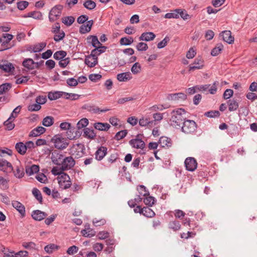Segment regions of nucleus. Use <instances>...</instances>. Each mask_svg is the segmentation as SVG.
Here are the masks:
<instances>
[{
	"mask_svg": "<svg viewBox=\"0 0 257 257\" xmlns=\"http://www.w3.org/2000/svg\"><path fill=\"white\" fill-rule=\"evenodd\" d=\"M185 113V111L183 108H179L176 111H173L170 119L171 125L177 129L181 128L184 121L186 119V118H184L182 115V114Z\"/></svg>",
	"mask_w": 257,
	"mask_h": 257,
	"instance_id": "f257e3e1",
	"label": "nucleus"
},
{
	"mask_svg": "<svg viewBox=\"0 0 257 257\" xmlns=\"http://www.w3.org/2000/svg\"><path fill=\"white\" fill-rule=\"evenodd\" d=\"M143 134H139L136 136L135 139H131L129 141V144L132 148L141 150L140 154L142 155L146 153L144 150L145 148V143L143 140Z\"/></svg>",
	"mask_w": 257,
	"mask_h": 257,
	"instance_id": "f03ea898",
	"label": "nucleus"
},
{
	"mask_svg": "<svg viewBox=\"0 0 257 257\" xmlns=\"http://www.w3.org/2000/svg\"><path fill=\"white\" fill-rule=\"evenodd\" d=\"M197 125L193 120L185 119L181 129L182 131L187 134H193L196 132Z\"/></svg>",
	"mask_w": 257,
	"mask_h": 257,
	"instance_id": "7ed1b4c3",
	"label": "nucleus"
},
{
	"mask_svg": "<svg viewBox=\"0 0 257 257\" xmlns=\"http://www.w3.org/2000/svg\"><path fill=\"white\" fill-rule=\"evenodd\" d=\"M63 6L61 5H57L53 7L49 14V19L51 22H54L60 17Z\"/></svg>",
	"mask_w": 257,
	"mask_h": 257,
	"instance_id": "20e7f679",
	"label": "nucleus"
},
{
	"mask_svg": "<svg viewBox=\"0 0 257 257\" xmlns=\"http://www.w3.org/2000/svg\"><path fill=\"white\" fill-rule=\"evenodd\" d=\"M51 142L54 143L56 148L60 150L66 148L69 144L67 140L60 135H55L52 138Z\"/></svg>",
	"mask_w": 257,
	"mask_h": 257,
	"instance_id": "39448f33",
	"label": "nucleus"
},
{
	"mask_svg": "<svg viewBox=\"0 0 257 257\" xmlns=\"http://www.w3.org/2000/svg\"><path fill=\"white\" fill-rule=\"evenodd\" d=\"M57 180L60 187L63 189L69 188L72 184L70 178L66 173H62L60 177H57Z\"/></svg>",
	"mask_w": 257,
	"mask_h": 257,
	"instance_id": "423d86ee",
	"label": "nucleus"
},
{
	"mask_svg": "<svg viewBox=\"0 0 257 257\" xmlns=\"http://www.w3.org/2000/svg\"><path fill=\"white\" fill-rule=\"evenodd\" d=\"M65 155L62 152L54 150L51 154V161L57 166H62Z\"/></svg>",
	"mask_w": 257,
	"mask_h": 257,
	"instance_id": "0eeeda50",
	"label": "nucleus"
},
{
	"mask_svg": "<svg viewBox=\"0 0 257 257\" xmlns=\"http://www.w3.org/2000/svg\"><path fill=\"white\" fill-rule=\"evenodd\" d=\"M75 164L76 162L72 156L65 155L62 165V170L67 171L72 169L75 166Z\"/></svg>",
	"mask_w": 257,
	"mask_h": 257,
	"instance_id": "6e6552de",
	"label": "nucleus"
},
{
	"mask_svg": "<svg viewBox=\"0 0 257 257\" xmlns=\"http://www.w3.org/2000/svg\"><path fill=\"white\" fill-rule=\"evenodd\" d=\"M186 169L190 172L195 171L197 167V162L196 160L193 157L187 158L184 162Z\"/></svg>",
	"mask_w": 257,
	"mask_h": 257,
	"instance_id": "1a4fd4ad",
	"label": "nucleus"
},
{
	"mask_svg": "<svg viewBox=\"0 0 257 257\" xmlns=\"http://www.w3.org/2000/svg\"><path fill=\"white\" fill-rule=\"evenodd\" d=\"M204 66V60L200 56L196 57L193 64L189 66V71H194L195 69H202Z\"/></svg>",
	"mask_w": 257,
	"mask_h": 257,
	"instance_id": "9d476101",
	"label": "nucleus"
},
{
	"mask_svg": "<svg viewBox=\"0 0 257 257\" xmlns=\"http://www.w3.org/2000/svg\"><path fill=\"white\" fill-rule=\"evenodd\" d=\"M83 109H86L87 111L93 113H99L100 112H105L110 109L108 108L100 109L98 107L94 105H90L85 104L82 107Z\"/></svg>",
	"mask_w": 257,
	"mask_h": 257,
	"instance_id": "9b49d317",
	"label": "nucleus"
},
{
	"mask_svg": "<svg viewBox=\"0 0 257 257\" xmlns=\"http://www.w3.org/2000/svg\"><path fill=\"white\" fill-rule=\"evenodd\" d=\"M0 69L5 72L13 74L15 71L14 65L7 60L2 61L0 63Z\"/></svg>",
	"mask_w": 257,
	"mask_h": 257,
	"instance_id": "f8f14e48",
	"label": "nucleus"
},
{
	"mask_svg": "<svg viewBox=\"0 0 257 257\" xmlns=\"http://www.w3.org/2000/svg\"><path fill=\"white\" fill-rule=\"evenodd\" d=\"M0 170L5 173H10L13 171L12 164L4 159H0Z\"/></svg>",
	"mask_w": 257,
	"mask_h": 257,
	"instance_id": "ddd939ff",
	"label": "nucleus"
},
{
	"mask_svg": "<svg viewBox=\"0 0 257 257\" xmlns=\"http://www.w3.org/2000/svg\"><path fill=\"white\" fill-rule=\"evenodd\" d=\"M107 153V148L106 147L100 146L97 148L95 152V158L97 161H101L106 155Z\"/></svg>",
	"mask_w": 257,
	"mask_h": 257,
	"instance_id": "4468645a",
	"label": "nucleus"
},
{
	"mask_svg": "<svg viewBox=\"0 0 257 257\" xmlns=\"http://www.w3.org/2000/svg\"><path fill=\"white\" fill-rule=\"evenodd\" d=\"M219 37H221L222 40L228 44H232L234 42V37L231 36L230 31H224L219 34Z\"/></svg>",
	"mask_w": 257,
	"mask_h": 257,
	"instance_id": "2eb2a0df",
	"label": "nucleus"
},
{
	"mask_svg": "<svg viewBox=\"0 0 257 257\" xmlns=\"http://www.w3.org/2000/svg\"><path fill=\"white\" fill-rule=\"evenodd\" d=\"M167 99L169 100H184L187 99V95L183 92L171 93L167 95Z\"/></svg>",
	"mask_w": 257,
	"mask_h": 257,
	"instance_id": "dca6fc26",
	"label": "nucleus"
},
{
	"mask_svg": "<svg viewBox=\"0 0 257 257\" xmlns=\"http://www.w3.org/2000/svg\"><path fill=\"white\" fill-rule=\"evenodd\" d=\"M31 216L35 220L41 221L47 216V214L41 210H35L32 211Z\"/></svg>",
	"mask_w": 257,
	"mask_h": 257,
	"instance_id": "f3484780",
	"label": "nucleus"
},
{
	"mask_svg": "<svg viewBox=\"0 0 257 257\" xmlns=\"http://www.w3.org/2000/svg\"><path fill=\"white\" fill-rule=\"evenodd\" d=\"M12 205L20 213L22 217L25 216V207L22 203L18 201H13Z\"/></svg>",
	"mask_w": 257,
	"mask_h": 257,
	"instance_id": "a211bd4d",
	"label": "nucleus"
},
{
	"mask_svg": "<svg viewBox=\"0 0 257 257\" xmlns=\"http://www.w3.org/2000/svg\"><path fill=\"white\" fill-rule=\"evenodd\" d=\"M93 24V21L92 20L87 21L86 24H83L80 27L79 33L83 34L89 32Z\"/></svg>",
	"mask_w": 257,
	"mask_h": 257,
	"instance_id": "6ab92c4d",
	"label": "nucleus"
},
{
	"mask_svg": "<svg viewBox=\"0 0 257 257\" xmlns=\"http://www.w3.org/2000/svg\"><path fill=\"white\" fill-rule=\"evenodd\" d=\"M73 149H75V153L78 157L82 156L85 154V148L83 144H77L73 145Z\"/></svg>",
	"mask_w": 257,
	"mask_h": 257,
	"instance_id": "aec40b11",
	"label": "nucleus"
},
{
	"mask_svg": "<svg viewBox=\"0 0 257 257\" xmlns=\"http://www.w3.org/2000/svg\"><path fill=\"white\" fill-rule=\"evenodd\" d=\"M46 128L43 126H39L34 128L29 134L30 137H36L40 136L46 132Z\"/></svg>",
	"mask_w": 257,
	"mask_h": 257,
	"instance_id": "412c9836",
	"label": "nucleus"
},
{
	"mask_svg": "<svg viewBox=\"0 0 257 257\" xmlns=\"http://www.w3.org/2000/svg\"><path fill=\"white\" fill-rule=\"evenodd\" d=\"M155 37L156 35L153 32H144L139 37V40L150 41L154 40Z\"/></svg>",
	"mask_w": 257,
	"mask_h": 257,
	"instance_id": "4be33fe9",
	"label": "nucleus"
},
{
	"mask_svg": "<svg viewBox=\"0 0 257 257\" xmlns=\"http://www.w3.org/2000/svg\"><path fill=\"white\" fill-rule=\"evenodd\" d=\"M39 166L36 165H32L31 166H27L26 167V173L30 176L35 173H37L39 171Z\"/></svg>",
	"mask_w": 257,
	"mask_h": 257,
	"instance_id": "5701e85b",
	"label": "nucleus"
},
{
	"mask_svg": "<svg viewBox=\"0 0 257 257\" xmlns=\"http://www.w3.org/2000/svg\"><path fill=\"white\" fill-rule=\"evenodd\" d=\"M227 134L231 138L238 136L239 134L238 127L235 124H230L227 130Z\"/></svg>",
	"mask_w": 257,
	"mask_h": 257,
	"instance_id": "b1692460",
	"label": "nucleus"
},
{
	"mask_svg": "<svg viewBox=\"0 0 257 257\" xmlns=\"http://www.w3.org/2000/svg\"><path fill=\"white\" fill-rule=\"evenodd\" d=\"M158 143L163 148L165 147H170L172 144L171 139L165 136H162L160 138Z\"/></svg>",
	"mask_w": 257,
	"mask_h": 257,
	"instance_id": "393cba45",
	"label": "nucleus"
},
{
	"mask_svg": "<svg viewBox=\"0 0 257 257\" xmlns=\"http://www.w3.org/2000/svg\"><path fill=\"white\" fill-rule=\"evenodd\" d=\"M88 43H91L92 46L94 48H98V46L101 45L97 37L95 35H89L87 38Z\"/></svg>",
	"mask_w": 257,
	"mask_h": 257,
	"instance_id": "a878e982",
	"label": "nucleus"
},
{
	"mask_svg": "<svg viewBox=\"0 0 257 257\" xmlns=\"http://www.w3.org/2000/svg\"><path fill=\"white\" fill-rule=\"evenodd\" d=\"M64 95V92L54 91L49 92L48 94V98L50 100H56Z\"/></svg>",
	"mask_w": 257,
	"mask_h": 257,
	"instance_id": "bb28decb",
	"label": "nucleus"
},
{
	"mask_svg": "<svg viewBox=\"0 0 257 257\" xmlns=\"http://www.w3.org/2000/svg\"><path fill=\"white\" fill-rule=\"evenodd\" d=\"M227 103L228 106V110L230 111L236 110L238 108V103L234 99H229L227 101Z\"/></svg>",
	"mask_w": 257,
	"mask_h": 257,
	"instance_id": "cd10ccee",
	"label": "nucleus"
},
{
	"mask_svg": "<svg viewBox=\"0 0 257 257\" xmlns=\"http://www.w3.org/2000/svg\"><path fill=\"white\" fill-rule=\"evenodd\" d=\"M130 72H123L117 75V79L119 81H127L131 79Z\"/></svg>",
	"mask_w": 257,
	"mask_h": 257,
	"instance_id": "c85d7f7f",
	"label": "nucleus"
},
{
	"mask_svg": "<svg viewBox=\"0 0 257 257\" xmlns=\"http://www.w3.org/2000/svg\"><path fill=\"white\" fill-rule=\"evenodd\" d=\"M14 176L17 178H22L25 175L24 168L21 166H16L15 170H13Z\"/></svg>",
	"mask_w": 257,
	"mask_h": 257,
	"instance_id": "c756f323",
	"label": "nucleus"
},
{
	"mask_svg": "<svg viewBox=\"0 0 257 257\" xmlns=\"http://www.w3.org/2000/svg\"><path fill=\"white\" fill-rule=\"evenodd\" d=\"M15 148L18 152L22 155L26 154L27 150L26 145L23 142H19L16 144Z\"/></svg>",
	"mask_w": 257,
	"mask_h": 257,
	"instance_id": "7c9ffc66",
	"label": "nucleus"
},
{
	"mask_svg": "<svg viewBox=\"0 0 257 257\" xmlns=\"http://www.w3.org/2000/svg\"><path fill=\"white\" fill-rule=\"evenodd\" d=\"M142 210L143 213H142L141 214H143L146 217L151 218L155 215L154 211L148 206L144 207Z\"/></svg>",
	"mask_w": 257,
	"mask_h": 257,
	"instance_id": "2f4dec72",
	"label": "nucleus"
},
{
	"mask_svg": "<svg viewBox=\"0 0 257 257\" xmlns=\"http://www.w3.org/2000/svg\"><path fill=\"white\" fill-rule=\"evenodd\" d=\"M94 128L99 131H107L110 125L107 123L96 122L94 124Z\"/></svg>",
	"mask_w": 257,
	"mask_h": 257,
	"instance_id": "473e14b6",
	"label": "nucleus"
},
{
	"mask_svg": "<svg viewBox=\"0 0 257 257\" xmlns=\"http://www.w3.org/2000/svg\"><path fill=\"white\" fill-rule=\"evenodd\" d=\"M24 17H31L35 19L40 20L42 17V15L40 12L33 11L28 13L27 15H25Z\"/></svg>",
	"mask_w": 257,
	"mask_h": 257,
	"instance_id": "72a5a7b5",
	"label": "nucleus"
},
{
	"mask_svg": "<svg viewBox=\"0 0 257 257\" xmlns=\"http://www.w3.org/2000/svg\"><path fill=\"white\" fill-rule=\"evenodd\" d=\"M223 46L221 43H218L216 46L212 50L211 55L213 56H216L221 53L223 50Z\"/></svg>",
	"mask_w": 257,
	"mask_h": 257,
	"instance_id": "f704fd0d",
	"label": "nucleus"
},
{
	"mask_svg": "<svg viewBox=\"0 0 257 257\" xmlns=\"http://www.w3.org/2000/svg\"><path fill=\"white\" fill-rule=\"evenodd\" d=\"M34 64H35V62L31 58L26 59L23 62V65L29 70L34 69Z\"/></svg>",
	"mask_w": 257,
	"mask_h": 257,
	"instance_id": "c9c22d12",
	"label": "nucleus"
},
{
	"mask_svg": "<svg viewBox=\"0 0 257 257\" xmlns=\"http://www.w3.org/2000/svg\"><path fill=\"white\" fill-rule=\"evenodd\" d=\"M81 232L83 236L88 237H91L95 235V231L93 229H91L90 228H86L82 229Z\"/></svg>",
	"mask_w": 257,
	"mask_h": 257,
	"instance_id": "e433bc0d",
	"label": "nucleus"
},
{
	"mask_svg": "<svg viewBox=\"0 0 257 257\" xmlns=\"http://www.w3.org/2000/svg\"><path fill=\"white\" fill-rule=\"evenodd\" d=\"M84 136L89 139H93L96 137V134L93 130L85 128L84 129Z\"/></svg>",
	"mask_w": 257,
	"mask_h": 257,
	"instance_id": "4c0bfd02",
	"label": "nucleus"
},
{
	"mask_svg": "<svg viewBox=\"0 0 257 257\" xmlns=\"http://www.w3.org/2000/svg\"><path fill=\"white\" fill-rule=\"evenodd\" d=\"M67 55V52L63 50L56 51L53 55V58L57 60H61Z\"/></svg>",
	"mask_w": 257,
	"mask_h": 257,
	"instance_id": "58836bf2",
	"label": "nucleus"
},
{
	"mask_svg": "<svg viewBox=\"0 0 257 257\" xmlns=\"http://www.w3.org/2000/svg\"><path fill=\"white\" fill-rule=\"evenodd\" d=\"M32 194L39 203L42 204L43 202V198L40 190L36 188H34L32 190Z\"/></svg>",
	"mask_w": 257,
	"mask_h": 257,
	"instance_id": "ea45409f",
	"label": "nucleus"
},
{
	"mask_svg": "<svg viewBox=\"0 0 257 257\" xmlns=\"http://www.w3.org/2000/svg\"><path fill=\"white\" fill-rule=\"evenodd\" d=\"M145 197L144 202L146 205L149 206H152L155 204V202H156V199L154 197L150 196V195Z\"/></svg>",
	"mask_w": 257,
	"mask_h": 257,
	"instance_id": "a19ab883",
	"label": "nucleus"
},
{
	"mask_svg": "<svg viewBox=\"0 0 257 257\" xmlns=\"http://www.w3.org/2000/svg\"><path fill=\"white\" fill-rule=\"evenodd\" d=\"M168 226L170 229H173L174 231H177L179 230L181 227L179 221L177 220L170 221Z\"/></svg>",
	"mask_w": 257,
	"mask_h": 257,
	"instance_id": "79ce46f5",
	"label": "nucleus"
},
{
	"mask_svg": "<svg viewBox=\"0 0 257 257\" xmlns=\"http://www.w3.org/2000/svg\"><path fill=\"white\" fill-rule=\"evenodd\" d=\"M59 247V246L55 245V244L50 243L45 246L44 250L46 252L50 254L52 253L53 250L58 249Z\"/></svg>",
	"mask_w": 257,
	"mask_h": 257,
	"instance_id": "37998d69",
	"label": "nucleus"
},
{
	"mask_svg": "<svg viewBox=\"0 0 257 257\" xmlns=\"http://www.w3.org/2000/svg\"><path fill=\"white\" fill-rule=\"evenodd\" d=\"M54 123V118L52 116H47L45 117L42 122V124L45 126H50Z\"/></svg>",
	"mask_w": 257,
	"mask_h": 257,
	"instance_id": "c03bdc74",
	"label": "nucleus"
},
{
	"mask_svg": "<svg viewBox=\"0 0 257 257\" xmlns=\"http://www.w3.org/2000/svg\"><path fill=\"white\" fill-rule=\"evenodd\" d=\"M75 18L72 16L65 17L62 19V22L67 26H71L74 22Z\"/></svg>",
	"mask_w": 257,
	"mask_h": 257,
	"instance_id": "a18cd8bd",
	"label": "nucleus"
},
{
	"mask_svg": "<svg viewBox=\"0 0 257 257\" xmlns=\"http://www.w3.org/2000/svg\"><path fill=\"white\" fill-rule=\"evenodd\" d=\"M91 58H88V55L86 57L85 59V63L88 67L92 68L94 67L98 63L97 58H92L93 62L90 61L89 59Z\"/></svg>",
	"mask_w": 257,
	"mask_h": 257,
	"instance_id": "49530a36",
	"label": "nucleus"
},
{
	"mask_svg": "<svg viewBox=\"0 0 257 257\" xmlns=\"http://www.w3.org/2000/svg\"><path fill=\"white\" fill-rule=\"evenodd\" d=\"M83 6L86 9L92 10L95 8L96 4L92 0H86L83 3Z\"/></svg>",
	"mask_w": 257,
	"mask_h": 257,
	"instance_id": "de8ad7c7",
	"label": "nucleus"
},
{
	"mask_svg": "<svg viewBox=\"0 0 257 257\" xmlns=\"http://www.w3.org/2000/svg\"><path fill=\"white\" fill-rule=\"evenodd\" d=\"M11 88L12 84L10 83H5L0 85V95L9 91Z\"/></svg>",
	"mask_w": 257,
	"mask_h": 257,
	"instance_id": "09e8293b",
	"label": "nucleus"
},
{
	"mask_svg": "<svg viewBox=\"0 0 257 257\" xmlns=\"http://www.w3.org/2000/svg\"><path fill=\"white\" fill-rule=\"evenodd\" d=\"M134 42L132 37H122L120 39L119 43L121 45H130Z\"/></svg>",
	"mask_w": 257,
	"mask_h": 257,
	"instance_id": "8fccbe9b",
	"label": "nucleus"
},
{
	"mask_svg": "<svg viewBox=\"0 0 257 257\" xmlns=\"http://www.w3.org/2000/svg\"><path fill=\"white\" fill-rule=\"evenodd\" d=\"M137 190L141 196H147L150 195L149 192L146 190V187L143 185L139 186Z\"/></svg>",
	"mask_w": 257,
	"mask_h": 257,
	"instance_id": "3c124183",
	"label": "nucleus"
},
{
	"mask_svg": "<svg viewBox=\"0 0 257 257\" xmlns=\"http://www.w3.org/2000/svg\"><path fill=\"white\" fill-rule=\"evenodd\" d=\"M60 167L58 168V167H54L52 170L51 173L54 176H58V177H60L62 173H65L64 171L65 170H62V166H60Z\"/></svg>",
	"mask_w": 257,
	"mask_h": 257,
	"instance_id": "603ef678",
	"label": "nucleus"
},
{
	"mask_svg": "<svg viewBox=\"0 0 257 257\" xmlns=\"http://www.w3.org/2000/svg\"><path fill=\"white\" fill-rule=\"evenodd\" d=\"M127 134L126 130H122L117 132L114 136V139L117 141L124 138Z\"/></svg>",
	"mask_w": 257,
	"mask_h": 257,
	"instance_id": "864d4df0",
	"label": "nucleus"
},
{
	"mask_svg": "<svg viewBox=\"0 0 257 257\" xmlns=\"http://www.w3.org/2000/svg\"><path fill=\"white\" fill-rule=\"evenodd\" d=\"M204 115L210 118H213L219 117L220 115V113L218 110H210L205 112Z\"/></svg>",
	"mask_w": 257,
	"mask_h": 257,
	"instance_id": "5fc2aeb1",
	"label": "nucleus"
},
{
	"mask_svg": "<svg viewBox=\"0 0 257 257\" xmlns=\"http://www.w3.org/2000/svg\"><path fill=\"white\" fill-rule=\"evenodd\" d=\"M88 120L86 118L81 119L77 124L78 129L80 130L86 127L88 124Z\"/></svg>",
	"mask_w": 257,
	"mask_h": 257,
	"instance_id": "6e6d98bb",
	"label": "nucleus"
},
{
	"mask_svg": "<svg viewBox=\"0 0 257 257\" xmlns=\"http://www.w3.org/2000/svg\"><path fill=\"white\" fill-rule=\"evenodd\" d=\"M141 65L138 62H136L132 66L131 71L134 74L139 73L141 71Z\"/></svg>",
	"mask_w": 257,
	"mask_h": 257,
	"instance_id": "4d7b16f0",
	"label": "nucleus"
},
{
	"mask_svg": "<svg viewBox=\"0 0 257 257\" xmlns=\"http://www.w3.org/2000/svg\"><path fill=\"white\" fill-rule=\"evenodd\" d=\"M179 9H176L173 13H168L165 14V18L167 19L175 18L177 19L179 18Z\"/></svg>",
	"mask_w": 257,
	"mask_h": 257,
	"instance_id": "13d9d810",
	"label": "nucleus"
},
{
	"mask_svg": "<svg viewBox=\"0 0 257 257\" xmlns=\"http://www.w3.org/2000/svg\"><path fill=\"white\" fill-rule=\"evenodd\" d=\"M4 125L6 126V129L8 131H11L15 127V124L13 122L12 119H9V118L4 122Z\"/></svg>",
	"mask_w": 257,
	"mask_h": 257,
	"instance_id": "bf43d9fd",
	"label": "nucleus"
},
{
	"mask_svg": "<svg viewBox=\"0 0 257 257\" xmlns=\"http://www.w3.org/2000/svg\"><path fill=\"white\" fill-rule=\"evenodd\" d=\"M169 41L170 38L168 36H166L162 41H161L157 44L158 48L162 49L164 48Z\"/></svg>",
	"mask_w": 257,
	"mask_h": 257,
	"instance_id": "052dcab7",
	"label": "nucleus"
},
{
	"mask_svg": "<svg viewBox=\"0 0 257 257\" xmlns=\"http://www.w3.org/2000/svg\"><path fill=\"white\" fill-rule=\"evenodd\" d=\"M117 160H119L118 155L115 153L110 155L107 159V161L110 164H111L116 162Z\"/></svg>",
	"mask_w": 257,
	"mask_h": 257,
	"instance_id": "680f3d73",
	"label": "nucleus"
},
{
	"mask_svg": "<svg viewBox=\"0 0 257 257\" xmlns=\"http://www.w3.org/2000/svg\"><path fill=\"white\" fill-rule=\"evenodd\" d=\"M29 5V3L27 1H22L17 3V8L20 10H25Z\"/></svg>",
	"mask_w": 257,
	"mask_h": 257,
	"instance_id": "e2e57ef3",
	"label": "nucleus"
},
{
	"mask_svg": "<svg viewBox=\"0 0 257 257\" xmlns=\"http://www.w3.org/2000/svg\"><path fill=\"white\" fill-rule=\"evenodd\" d=\"M136 48L139 51H146L148 49V46L145 43L140 42L137 45Z\"/></svg>",
	"mask_w": 257,
	"mask_h": 257,
	"instance_id": "0e129e2a",
	"label": "nucleus"
},
{
	"mask_svg": "<svg viewBox=\"0 0 257 257\" xmlns=\"http://www.w3.org/2000/svg\"><path fill=\"white\" fill-rule=\"evenodd\" d=\"M93 224L94 226H101L104 225L106 223V220L104 219H100L97 220L96 218H94L92 221Z\"/></svg>",
	"mask_w": 257,
	"mask_h": 257,
	"instance_id": "69168bd1",
	"label": "nucleus"
},
{
	"mask_svg": "<svg viewBox=\"0 0 257 257\" xmlns=\"http://www.w3.org/2000/svg\"><path fill=\"white\" fill-rule=\"evenodd\" d=\"M179 12V15L181 16V17L184 20H186L187 19H190L191 16L189 15L186 11L184 10H182L181 9H179V11H178Z\"/></svg>",
	"mask_w": 257,
	"mask_h": 257,
	"instance_id": "338daca9",
	"label": "nucleus"
},
{
	"mask_svg": "<svg viewBox=\"0 0 257 257\" xmlns=\"http://www.w3.org/2000/svg\"><path fill=\"white\" fill-rule=\"evenodd\" d=\"M36 179L40 182L42 183H46V182L47 181V178L46 176L43 174L41 173L38 174L36 176Z\"/></svg>",
	"mask_w": 257,
	"mask_h": 257,
	"instance_id": "774afa93",
	"label": "nucleus"
}]
</instances>
